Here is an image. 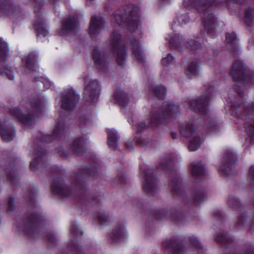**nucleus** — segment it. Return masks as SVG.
Returning a JSON list of instances; mask_svg holds the SVG:
<instances>
[{
    "label": "nucleus",
    "mask_w": 254,
    "mask_h": 254,
    "mask_svg": "<svg viewBox=\"0 0 254 254\" xmlns=\"http://www.w3.org/2000/svg\"><path fill=\"white\" fill-rule=\"evenodd\" d=\"M179 111L178 104L170 102H164L162 108L159 109L158 112L152 115L150 121L151 127H157L160 124L167 123V120H171L175 118Z\"/></svg>",
    "instance_id": "2"
},
{
    "label": "nucleus",
    "mask_w": 254,
    "mask_h": 254,
    "mask_svg": "<svg viewBox=\"0 0 254 254\" xmlns=\"http://www.w3.org/2000/svg\"><path fill=\"white\" fill-rule=\"evenodd\" d=\"M79 96L74 91L69 90L63 93L62 107L67 110L73 109L77 103Z\"/></svg>",
    "instance_id": "7"
},
{
    "label": "nucleus",
    "mask_w": 254,
    "mask_h": 254,
    "mask_svg": "<svg viewBox=\"0 0 254 254\" xmlns=\"http://www.w3.org/2000/svg\"><path fill=\"white\" fill-rule=\"evenodd\" d=\"M153 90L155 94L160 99H163L166 94V90L162 86H157Z\"/></svg>",
    "instance_id": "29"
},
{
    "label": "nucleus",
    "mask_w": 254,
    "mask_h": 254,
    "mask_svg": "<svg viewBox=\"0 0 254 254\" xmlns=\"http://www.w3.org/2000/svg\"><path fill=\"white\" fill-rule=\"evenodd\" d=\"M1 73L3 75H5L7 76L11 80L14 79V75L13 72L10 70L7 69V71H3Z\"/></svg>",
    "instance_id": "40"
},
{
    "label": "nucleus",
    "mask_w": 254,
    "mask_h": 254,
    "mask_svg": "<svg viewBox=\"0 0 254 254\" xmlns=\"http://www.w3.org/2000/svg\"><path fill=\"white\" fill-rule=\"evenodd\" d=\"M1 12L2 11V12H4V10L1 8L0 9Z\"/></svg>",
    "instance_id": "55"
},
{
    "label": "nucleus",
    "mask_w": 254,
    "mask_h": 254,
    "mask_svg": "<svg viewBox=\"0 0 254 254\" xmlns=\"http://www.w3.org/2000/svg\"><path fill=\"white\" fill-rule=\"evenodd\" d=\"M239 94L241 95V92L239 89H237Z\"/></svg>",
    "instance_id": "52"
},
{
    "label": "nucleus",
    "mask_w": 254,
    "mask_h": 254,
    "mask_svg": "<svg viewBox=\"0 0 254 254\" xmlns=\"http://www.w3.org/2000/svg\"><path fill=\"white\" fill-rule=\"evenodd\" d=\"M1 62L6 60L9 55V48L7 44L1 41Z\"/></svg>",
    "instance_id": "27"
},
{
    "label": "nucleus",
    "mask_w": 254,
    "mask_h": 254,
    "mask_svg": "<svg viewBox=\"0 0 254 254\" xmlns=\"http://www.w3.org/2000/svg\"><path fill=\"white\" fill-rule=\"evenodd\" d=\"M188 72L190 75H196L198 72L197 66L196 64L193 63H191L189 66Z\"/></svg>",
    "instance_id": "32"
},
{
    "label": "nucleus",
    "mask_w": 254,
    "mask_h": 254,
    "mask_svg": "<svg viewBox=\"0 0 254 254\" xmlns=\"http://www.w3.org/2000/svg\"><path fill=\"white\" fill-rule=\"evenodd\" d=\"M213 1H208L207 0H184V5L188 8L194 7L198 12L202 13V22L204 28L208 32L216 27V19L214 15L209 12L210 9L209 6L216 2V0H211Z\"/></svg>",
    "instance_id": "1"
},
{
    "label": "nucleus",
    "mask_w": 254,
    "mask_h": 254,
    "mask_svg": "<svg viewBox=\"0 0 254 254\" xmlns=\"http://www.w3.org/2000/svg\"><path fill=\"white\" fill-rule=\"evenodd\" d=\"M85 142L82 137H79L75 139L71 145V148L77 153L80 154L84 152Z\"/></svg>",
    "instance_id": "16"
},
{
    "label": "nucleus",
    "mask_w": 254,
    "mask_h": 254,
    "mask_svg": "<svg viewBox=\"0 0 254 254\" xmlns=\"http://www.w3.org/2000/svg\"><path fill=\"white\" fill-rule=\"evenodd\" d=\"M235 161L236 157L232 152L227 151L224 154L223 162L225 165L234 164Z\"/></svg>",
    "instance_id": "26"
},
{
    "label": "nucleus",
    "mask_w": 254,
    "mask_h": 254,
    "mask_svg": "<svg viewBox=\"0 0 254 254\" xmlns=\"http://www.w3.org/2000/svg\"><path fill=\"white\" fill-rule=\"evenodd\" d=\"M98 220L101 224H104L108 221L109 219L104 214L100 213L98 215Z\"/></svg>",
    "instance_id": "38"
},
{
    "label": "nucleus",
    "mask_w": 254,
    "mask_h": 254,
    "mask_svg": "<svg viewBox=\"0 0 254 254\" xmlns=\"http://www.w3.org/2000/svg\"><path fill=\"white\" fill-rule=\"evenodd\" d=\"M245 127L252 140H254V121L248 119L245 123Z\"/></svg>",
    "instance_id": "25"
},
{
    "label": "nucleus",
    "mask_w": 254,
    "mask_h": 254,
    "mask_svg": "<svg viewBox=\"0 0 254 254\" xmlns=\"http://www.w3.org/2000/svg\"><path fill=\"white\" fill-rule=\"evenodd\" d=\"M99 88V85L96 80L91 81L86 85L84 91V98L89 102H92L98 97L97 91Z\"/></svg>",
    "instance_id": "8"
},
{
    "label": "nucleus",
    "mask_w": 254,
    "mask_h": 254,
    "mask_svg": "<svg viewBox=\"0 0 254 254\" xmlns=\"http://www.w3.org/2000/svg\"><path fill=\"white\" fill-rule=\"evenodd\" d=\"M37 162H38V163H40L38 157L37 158H36V162H31L30 163L31 170L32 171H35L37 169V166H36V164Z\"/></svg>",
    "instance_id": "43"
},
{
    "label": "nucleus",
    "mask_w": 254,
    "mask_h": 254,
    "mask_svg": "<svg viewBox=\"0 0 254 254\" xmlns=\"http://www.w3.org/2000/svg\"><path fill=\"white\" fill-rule=\"evenodd\" d=\"M133 5H128L124 9V12L120 14H116L115 16V20L119 25L127 22L129 29L130 31H134L139 26V21L137 20L136 8Z\"/></svg>",
    "instance_id": "3"
},
{
    "label": "nucleus",
    "mask_w": 254,
    "mask_h": 254,
    "mask_svg": "<svg viewBox=\"0 0 254 254\" xmlns=\"http://www.w3.org/2000/svg\"><path fill=\"white\" fill-rule=\"evenodd\" d=\"M10 113L13 116L27 127H30L34 123L33 115L30 114L28 116H26L23 114L21 110L18 108H11L10 109Z\"/></svg>",
    "instance_id": "12"
},
{
    "label": "nucleus",
    "mask_w": 254,
    "mask_h": 254,
    "mask_svg": "<svg viewBox=\"0 0 254 254\" xmlns=\"http://www.w3.org/2000/svg\"><path fill=\"white\" fill-rule=\"evenodd\" d=\"M221 237H222V238H220V237L219 236H216V241L220 243H225V236H224V235H222Z\"/></svg>",
    "instance_id": "44"
},
{
    "label": "nucleus",
    "mask_w": 254,
    "mask_h": 254,
    "mask_svg": "<svg viewBox=\"0 0 254 254\" xmlns=\"http://www.w3.org/2000/svg\"><path fill=\"white\" fill-rule=\"evenodd\" d=\"M15 130L5 126H1V137L5 142L11 141L15 136Z\"/></svg>",
    "instance_id": "14"
},
{
    "label": "nucleus",
    "mask_w": 254,
    "mask_h": 254,
    "mask_svg": "<svg viewBox=\"0 0 254 254\" xmlns=\"http://www.w3.org/2000/svg\"><path fill=\"white\" fill-rule=\"evenodd\" d=\"M244 114L246 115H254V105L251 104L245 109Z\"/></svg>",
    "instance_id": "36"
},
{
    "label": "nucleus",
    "mask_w": 254,
    "mask_h": 254,
    "mask_svg": "<svg viewBox=\"0 0 254 254\" xmlns=\"http://www.w3.org/2000/svg\"><path fill=\"white\" fill-rule=\"evenodd\" d=\"M245 69L242 63L236 61L232 67L231 74L234 81L243 82L246 79Z\"/></svg>",
    "instance_id": "10"
},
{
    "label": "nucleus",
    "mask_w": 254,
    "mask_h": 254,
    "mask_svg": "<svg viewBox=\"0 0 254 254\" xmlns=\"http://www.w3.org/2000/svg\"><path fill=\"white\" fill-rule=\"evenodd\" d=\"M146 127V125L145 123L141 122L138 124L136 128L135 129L136 130V132L139 133L141 132L143 128H144Z\"/></svg>",
    "instance_id": "41"
},
{
    "label": "nucleus",
    "mask_w": 254,
    "mask_h": 254,
    "mask_svg": "<svg viewBox=\"0 0 254 254\" xmlns=\"http://www.w3.org/2000/svg\"><path fill=\"white\" fill-rule=\"evenodd\" d=\"M190 241L192 244L195 246L196 248H201V244L197 240V239L194 237L190 238Z\"/></svg>",
    "instance_id": "42"
},
{
    "label": "nucleus",
    "mask_w": 254,
    "mask_h": 254,
    "mask_svg": "<svg viewBox=\"0 0 254 254\" xmlns=\"http://www.w3.org/2000/svg\"><path fill=\"white\" fill-rule=\"evenodd\" d=\"M187 46L189 49L195 50L200 47V45L197 42L191 40L187 43Z\"/></svg>",
    "instance_id": "35"
},
{
    "label": "nucleus",
    "mask_w": 254,
    "mask_h": 254,
    "mask_svg": "<svg viewBox=\"0 0 254 254\" xmlns=\"http://www.w3.org/2000/svg\"><path fill=\"white\" fill-rule=\"evenodd\" d=\"M239 223H241V220H239Z\"/></svg>",
    "instance_id": "57"
},
{
    "label": "nucleus",
    "mask_w": 254,
    "mask_h": 254,
    "mask_svg": "<svg viewBox=\"0 0 254 254\" xmlns=\"http://www.w3.org/2000/svg\"><path fill=\"white\" fill-rule=\"evenodd\" d=\"M181 132L183 136L190 138L189 149L190 151H195L200 147L202 139L195 131V128L191 124L181 126Z\"/></svg>",
    "instance_id": "4"
},
{
    "label": "nucleus",
    "mask_w": 254,
    "mask_h": 254,
    "mask_svg": "<svg viewBox=\"0 0 254 254\" xmlns=\"http://www.w3.org/2000/svg\"><path fill=\"white\" fill-rule=\"evenodd\" d=\"M248 254H254L253 253H248Z\"/></svg>",
    "instance_id": "58"
},
{
    "label": "nucleus",
    "mask_w": 254,
    "mask_h": 254,
    "mask_svg": "<svg viewBox=\"0 0 254 254\" xmlns=\"http://www.w3.org/2000/svg\"><path fill=\"white\" fill-rule=\"evenodd\" d=\"M180 183L178 180V179L174 180L173 181H172L170 185L169 188L170 189L176 192L179 191L180 189Z\"/></svg>",
    "instance_id": "31"
},
{
    "label": "nucleus",
    "mask_w": 254,
    "mask_h": 254,
    "mask_svg": "<svg viewBox=\"0 0 254 254\" xmlns=\"http://www.w3.org/2000/svg\"><path fill=\"white\" fill-rule=\"evenodd\" d=\"M249 176L252 180H254V166H252L249 172Z\"/></svg>",
    "instance_id": "46"
},
{
    "label": "nucleus",
    "mask_w": 254,
    "mask_h": 254,
    "mask_svg": "<svg viewBox=\"0 0 254 254\" xmlns=\"http://www.w3.org/2000/svg\"><path fill=\"white\" fill-rule=\"evenodd\" d=\"M40 151H38V150H37V151H36V154H37V156H39V153Z\"/></svg>",
    "instance_id": "54"
},
{
    "label": "nucleus",
    "mask_w": 254,
    "mask_h": 254,
    "mask_svg": "<svg viewBox=\"0 0 254 254\" xmlns=\"http://www.w3.org/2000/svg\"><path fill=\"white\" fill-rule=\"evenodd\" d=\"M78 26V22L74 17H68L63 22L61 29L58 32L60 36H65L69 31H73Z\"/></svg>",
    "instance_id": "9"
},
{
    "label": "nucleus",
    "mask_w": 254,
    "mask_h": 254,
    "mask_svg": "<svg viewBox=\"0 0 254 254\" xmlns=\"http://www.w3.org/2000/svg\"><path fill=\"white\" fill-rule=\"evenodd\" d=\"M132 44V52L137 60L140 62H144V57L142 55V52L140 50L138 40H133L131 41Z\"/></svg>",
    "instance_id": "18"
},
{
    "label": "nucleus",
    "mask_w": 254,
    "mask_h": 254,
    "mask_svg": "<svg viewBox=\"0 0 254 254\" xmlns=\"http://www.w3.org/2000/svg\"><path fill=\"white\" fill-rule=\"evenodd\" d=\"M137 143H138L140 144L141 145H143V144H142V143L140 142V140H137Z\"/></svg>",
    "instance_id": "53"
},
{
    "label": "nucleus",
    "mask_w": 254,
    "mask_h": 254,
    "mask_svg": "<svg viewBox=\"0 0 254 254\" xmlns=\"http://www.w3.org/2000/svg\"><path fill=\"white\" fill-rule=\"evenodd\" d=\"M209 98L204 97L190 102V108L195 111L206 112L208 105Z\"/></svg>",
    "instance_id": "13"
},
{
    "label": "nucleus",
    "mask_w": 254,
    "mask_h": 254,
    "mask_svg": "<svg viewBox=\"0 0 254 254\" xmlns=\"http://www.w3.org/2000/svg\"><path fill=\"white\" fill-rule=\"evenodd\" d=\"M32 110L33 111L36 112L40 109L41 104L39 101H36L32 104Z\"/></svg>",
    "instance_id": "39"
},
{
    "label": "nucleus",
    "mask_w": 254,
    "mask_h": 254,
    "mask_svg": "<svg viewBox=\"0 0 254 254\" xmlns=\"http://www.w3.org/2000/svg\"><path fill=\"white\" fill-rule=\"evenodd\" d=\"M197 201V198H196L195 199V201H196V202Z\"/></svg>",
    "instance_id": "56"
},
{
    "label": "nucleus",
    "mask_w": 254,
    "mask_h": 254,
    "mask_svg": "<svg viewBox=\"0 0 254 254\" xmlns=\"http://www.w3.org/2000/svg\"><path fill=\"white\" fill-rule=\"evenodd\" d=\"M108 144L111 149L116 150L117 148V142L118 139V134L113 129L108 131Z\"/></svg>",
    "instance_id": "17"
},
{
    "label": "nucleus",
    "mask_w": 254,
    "mask_h": 254,
    "mask_svg": "<svg viewBox=\"0 0 254 254\" xmlns=\"http://www.w3.org/2000/svg\"><path fill=\"white\" fill-rule=\"evenodd\" d=\"M120 34L118 32L113 33L111 39V45L114 54L117 55L118 64L122 65L126 57L127 52L120 40Z\"/></svg>",
    "instance_id": "5"
},
{
    "label": "nucleus",
    "mask_w": 254,
    "mask_h": 254,
    "mask_svg": "<svg viewBox=\"0 0 254 254\" xmlns=\"http://www.w3.org/2000/svg\"><path fill=\"white\" fill-rule=\"evenodd\" d=\"M104 20L100 16H93L91 17L89 27V34L91 37H94L104 26Z\"/></svg>",
    "instance_id": "11"
},
{
    "label": "nucleus",
    "mask_w": 254,
    "mask_h": 254,
    "mask_svg": "<svg viewBox=\"0 0 254 254\" xmlns=\"http://www.w3.org/2000/svg\"><path fill=\"white\" fill-rule=\"evenodd\" d=\"M254 15V9L248 8L245 12V20L248 25H250L252 22L253 15Z\"/></svg>",
    "instance_id": "28"
},
{
    "label": "nucleus",
    "mask_w": 254,
    "mask_h": 254,
    "mask_svg": "<svg viewBox=\"0 0 254 254\" xmlns=\"http://www.w3.org/2000/svg\"><path fill=\"white\" fill-rule=\"evenodd\" d=\"M202 162H194L191 164V172L194 177L199 176L204 173V167L202 165Z\"/></svg>",
    "instance_id": "21"
},
{
    "label": "nucleus",
    "mask_w": 254,
    "mask_h": 254,
    "mask_svg": "<svg viewBox=\"0 0 254 254\" xmlns=\"http://www.w3.org/2000/svg\"><path fill=\"white\" fill-rule=\"evenodd\" d=\"M52 189L53 191L57 194L65 195V191L67 189L64 185L63 183L59 180H54L52 184Z\"/></svg>",
    "instance_id": "15"
},
{
    "label": "nucleus",
    "mask_w": 254,
    "mask_h": 254,
    "mask_svg": "<svg viewBox=\"0 0 254 254\" xmlns=\"http://www.w3.org/2000/svg\"><path fill=\"white\" fill-rule=\"evenodd\" d=\"M172 138L175 139L177 138V133L175 132H172Z\"/></svg>",
    "instance_id": "48"
},
{
    "label": "nucleus",
    "mask_w": 254,
    "mask_h": 254,
    "mask_svg": "<svg viewBox=\"0 0 254 254\" xmlns=\"http://www.w3.org/2000/svg\"><path fill=\"white\" fill-rule=\"evenodd\" d=\"M40 151H41V153L42 154H45V150L42 149H40Z\"/></svg>",
    "instance_id": "51"
},
{
    "label": "nucleus",
    "mask_w": 254,
    "mask_h": 254,
    "mask_svg": "<svg viewBox=\"0 0 254 254\" xmlns=\"http://www.w3.org/2000/svg\"><path fill=\"white\" fill-rule=\"evenodd\" d=\"M173 61V57L170 54H168L167 57L163 58L162 60V63L164 65H167Z\"/></svg>",
    "instance_id": "37"
},
{
    "label": "nucleus",
    "mask_w": 254,
    "mask_h": 254,
    "mask_svg": "<svg viewBox=\"0 0 254 254\" xmlns=\"http://www.w3.org/2000/svg\"><path fill=\"white\" fill-rule=\"evenodd\" d=\"M34 27L38 33V36L41 35L46 36L48 34V30L43 26L41 20H36L34 24Z\"/></svg>",
    "instance_id": "22"
},
{
    "label": "nucleus",
    "mask_w": 254,
    "mask_h": 254,
    "mask_svg": "<svg viewBox=\"0 0 254 254\" xmlns=\"http://www.w3.org/2000/svg\"><path fill=\"white\" fill-rule=\"evenodd\" d=\"M225 41L227 44L229 45V47L232 46L235 50L237 46V38L235 33H227L226 35Z\"/></svg>",
    "instance_id": "24"
},
{
    "label": "nucleus",
    "mask_w": 254,
    "mask_h": 254,
    "mask_svg": "<svg viewBox=\"0 0 254 254\" xmlns=\"http://www.w3.org/2000/svg\"><path fill=\"white\" fill-rule=\"evenodd\" d=\"M114 97L121 106H126L128 103V99L127 94L121 90L116 91L114 93Z\"/></svg>",
    "instance_id": "20"
},
{
    "label": "nucleus",
    "mask_w": 254,
    "mask_h": 254,
    "mask_svg": "<svg viewBox=\"0 0 254 254\" xmlns=\"http://www.w3.org/2000/svg\"><path fill=\"white\" fill-rule=\"evenodd\" d=\"M64 131V128L63 127V125L59 123L54 130L52 136L53 137L56 138L59 135H61V134H63Z\"/></svg>",
    "instance_id": "30"
},
{
    "label": "nucleus",
    "mask_w": 254,
    "mask_h": 254,
    "mask_svg": "<svg viewBox=\"0 0 254 254\" xmlns=\"http://www.w3.org/2000/svg\"><path fill=\"white\" fill-rule=\"evenodd\" d=\"M32 56L31 55H28V56L27 57V61L28 63H30V59L31 58Z\"/></svg>",
    "instance_id": "49"
},
{
    "label": "nucleus",
    "mask_w": 254,
    "mask_h": 254,
    "mask_svg": "<svg viewBox=\"0 0 254 254\" xmlns=\"http://www.w3.org/2000/svg\"><path fill=\"white\" fill-rule=\"evenodd\" d=\"M170 43L172 47L178 48L180 46V39L178 36L172 37L170 40Z\"/></svg>",
    "instance_id": "34"
},
{
    "label": "nucleus",
    "mask_w": 254,
    "mask_h": 254,
    "mask_svg": "<svg viewBox=\"0 0 254 254\" xmlns=\"http://www.w3.org/2000/svg\"><path fill=\"white\" fill-rule=\"evenodd\" d=\"M163 245L167 249L171 248L174 254H179L183 251V247L180 244L175 245L172 241L165 242Z\"/></svg>",
    "instance_id": "23"
},
{
    "label": "nucleus",
    "mask_w": 254,
    "mask_h": 254,
    "mask_svg": "<svg viewBox=\"0 0 254 254\" xmlns=\"http://www.w3.org/2000/svg\"><path fill=\"white\" fill-rule=\"evenodd\" d=\"M113 236L112 239L115 241H118L122 236V231L120 228L115 229L113 231Z\"/></svg>",
    "instance_id": "33"
},
{
    "label": "nucleus",
    "mask_w": 254,
    "mask_h": 254,
    "mask_svg": "<svg viewBox=\"0 0 254 254\" xmlns=\"http://www.w3.org/2000/svg\"><path fill=\"white\" fill-rule=\"evenodd\" d=\"M140 170L145 177L143 188L147 193L152 194L157 189V179L150 170H147L143 166H141Z\"/></svg>",
    "instance_id": "6"
},
{
    "label": "nucleus",
    "mask_w": 254,
    "mask_h": 254,
    "mask_svg": "<svg viewBox=\"0 0 254 254\" xmlns=\"http://www.w3.org/2000/svg\"><path fill=\"white\" fill-rule=\"evenodd\" d=\"M93 58L99 69L106 66V63L101 57V54L98 48H95L92 53Z\"/></svg>",
    "instance_id": "19"
},
{
    "label": "nucleus",
    "mask_w": 254,
    "mask_h": 254,
    "mask_svg": "<svg viewBox=\"0 0 254 254\" xmlns=\"http://www.w3.org/2000/svg\"><path fill=\"white\" fill-rule=\"evenodd\" d=\"M221 171L224 172V173H226V170L225 168H223V167L221 168Z\"/></svg>",
    "instance_id": "50"
},
{
    "label": "nucleus",
    "mask_w": 254,
    "mask_h": 254,
    "mask_svg": "<svg viewBox=\"0 0 254 254\" xmlns=\"http://www.w3.org/2000/svg\"><path fill=\"white\" fill-rule=\"evenodd\" d=\"M36 215L35 214H32L30 217H29L30 221L31 222L34 221L36 219Z\"/></svg>",
    "instance_id": "47"
},
{
    "label": "nucleus",
    "mask_w": 254,
    "mask_h": 254,
    "mask_svg": "<svg viewBox=\"0 0 254 254\" xmlns=\"http://www.w3.org/2000/svg\"><path fill=\"white\" fill-rule=\"evenodd\" d=\"M77 231V228L76 225L74 224H72L70 229V233H76Z\"/></svg>",
    "instance_id": "45"
}]
</instances>
